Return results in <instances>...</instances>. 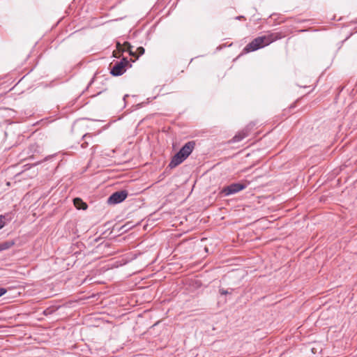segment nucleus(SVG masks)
Here are the masks:
<instances>
[{
    "mask_svg": "<svg viewBox=\"0 0 357 357\" xmlns=\"http://www.w3.org/2000/svg\"><path fill=\"white\" fill-rule=\"evenodd\" d=\"M249 127H250V125L248 126L243 130L238 132L236 135H235L234 136V137L232 138V142L234 143L238 142L241 141L242 139H243L247 136H248L249 131H250Z\"/></svg>",
    "mask_w": 357,
    "mask_h": 357,
    "instance_id": "423d86ee",
    "label": "nucleus"
},
{
    "mask_svg": "<svg viewBox=\"0 0 357 357\" xmlns=\"http://www.w3.org/2000/svg\"><path fill=\"white\" fill-rule=\"evenodd\" d=\"M128 197V192L126 190L117 191L114 192L109 198V204H119L124 201Z\"/></svg>",
    "mask_w": 357,
    "mask_h": 357,
    "instance_id": "39448f33",
    "label": "nucleus"
},
{
    "mask_svg": "<svg viewBox=\"0 0 357 357\" xmlns=\"http://www.w3.org/2000/svg\"><path fill=\"white\" fill-rule=\"evenodd\" d=\"M245 188H246V185H245V184H242V183H232L229 185H227V186L223 188L222 190H221L220 193L222 195H223L224 196H229V195L237 193V192H240L241 190H243Z\"/></svg>",
    "mask_w": 357,
    "mask_h": 357,
    "instance_id": "20e7f679",
    "label": "nucleus"
},
{
    "mask_svg": "<svg viewBox=\"0 0 357 357\" xmlns=\"http://www.w3.org/2000/svg\"><path fill=\"white\" fill-rule=\"evenodd\" d=\"M6 293V289L5 288H0V296Z\"/></svg>",
    "mask_w": 357,
    "mask_h": 357,
    "instance_id": "4468645a",
    "label": "nucleus"
},
{
    "mask_svg": "<svg viewBox=\"0 0 357 357\" xmlns=\"http://www.w3.org/2000/svg\"><path fill=\"white\" fill-rule=\"evenodd\" d=\"M144 52L145 50L143 47H139L137 48L136 51L134 52V55L132 56H134L135 59H137L139 56L144 54Z\"/></svg>",
    "mask_w": 357,
    "mask_h": 357,
    "instance_id": "9b49d317",
    "label": "nucleus"
},
{
    "mask_svg": "<svg viewBox=\"0 0 357 357\" xmlns=\"http://www.w3.org/2000/svg\"><path fill=\"white\" fill-rule=\"evenodd\" d=\"M15 242L13 241H7L0 243V252L8 250L14 245Z\"/></svg>",
    "mask_w": 357,
    "mask_h": 357,
    "instance_id": "6e6552de",
    "label": "nucleus"
},
{
    "mask_svg": "<svg viewBox=\"0 0 357 357\" xmlns=\"http://www.w3.org/2000/svg\"><path fill=\"white\" fill-rule=\"evenodd\" d=\"M195 142L190 141L185 144L180 151L172 158L169 166L174 168L183 162L192 152Z\"/></svg>",
    "mask_w": 357,
    "mask_h": 357,
    "instance_id": "f03ea898",
    "label": "nucleus"
},
{
    "mask_svg": "<svg viewBox=\"0 0 357 357\" xmlns=\"http://www.w3.org/2000/svg\"><path fill=\"white\" fill-rule=\"evenodd\" d=\"M283 38L281 33H268L266 35L259 36L253 39L243 49V52L248 53L263 48L271 43Z\"/></svg>",
    "mask_w": 357,
    "mask_h": 357,
    "instance_id": "f257e3e1",
    "label": "nucleus"
},
{
    "mask_svg": "<svg viewBox=\"0 0 357 357\" xmlns=\"http://www.w3.org/2000/svg\"><path fill=\"white\" fill-rule=\"evenodd\" d=\"M92 135L91 133H86L82 136V139L84 140V142L81 144V147L82 149H86L89 146V142H87V139H91Z\"/></svg>",
    "mask_w": 357,
    "mask_h": 357,
    "instance_id": "1a4fd4ad",
    "label": "nucleus"
},
{
    "mask_svg": "<svg viewBox=\"0 0 357 357\" xmlns=\"http://www.w3.org/2000/svg\"><path fill=\"white\" fill-rule=\"evenodd\" d=\"M123 46H124L123 51L128 52L130 56H133L134 55V52L132 50V46L128 42H125L124 44H123Z\"/></svg>",
    "mask_w": 357,
    "mask_h": 357,
    "instance_id": "9d476101",
    "label": "nucleus"
},
{
    "mask_svg": "<svg viewBox=\"0 0 357 357\" xmlns=\"http://www.w3.org/2000/svg\"><path fill=\"white\" fill-rule=\"evenodd\" d=\"M73 202L75 207L78 209H86L87 208L86 204L80 198H75Z\"/></svg>",
    "mask_w": 357,
    "mask_h": 357,
    "instance_id": "0eeeda50",
    "label": "nucleus"
},
{
    "mask_svg": "<svg viewBox=\"0 0 357 357\" xmlns=\"http://www.w3.org/2000/svg\"><path fill=\"white\" fill-rule=\"evenodd\" d=\"M6 225V216L1 215H0V229L3 228Z\"/></svg>",
    "mask_w": 357,
    "mask_h": 357,
    "instance_id": "f8f14e48",
    "label": "nucleus"
},
{
    "mask_svg": "<svg viewBox=\"0 0 357 357\" xmlns=\"http://www.w3.org/2000/svg\"><path fill=\"white\" fill-rule=\"evenodd\" d=\"M131 66L129 61L126 58H123L120 61H117L111 69V74L114 76H119L126 71V68Z\"/></svg>",
    "mask_w": 357,
    "mask_h": 357,
    "instance_id": "7ed1b4c3",
    "label": "nucleus"
},
{
    "mask_svg": "<svg viewBox=\"0 0 357 357\" xmlns=\"http://www.w3.org/2000/svg\"><path fill=\"white\" fill-rule=\"evenodd\" d=\"M219 292L221 295H227L231 293V291H229L228 290L224 289H220Z\"/></svg>",
    "mask_w": 357,
    "mask_h": 357,
    "instance_id": "ddd939ff",
    "label": "nucleus"
}]
</instances>
